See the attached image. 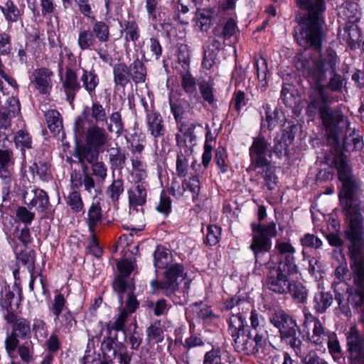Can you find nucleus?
<instances>
[{"label":"nucleus","instance_id":"nucleus-1","mask_svg":"<svg viewBox=\"0 0 364 364\" xmlns=\"http://www.w3.org/2000/svg\"><path fill=\"white\" fill-rule=\"evenodd\" d=\"M331 166L336 168L341 183L338 198L348 225L344 233L350 242L348 252L353 282L364 294V218L359 200L363 191L362 182L353 174L347 157L343 154L336 155Z\"/></svg>","mask_w":364,"mask_h":364},{"label":"nucleus","instance_id":"nucleus-2","mask_svg":"<svg viewBox=\"0 0 364 364\" xmlns=\"http://www.w3.org/2000/svg\"><path fill=\"white\" fill-rule=\"evenodd\" d=\"M321 48L314 50L316 53L314 55L307 50L298 53L294 57V63L296 68L311 84L309 92L307 114L310 117H315L318 113L323 119V114L326 112H341L330 108L333 99L329 90L341 92L345 78L335 72L336 52L329 48L324 54H321Z\"/></svg>","mask_w":364,"mask_h":364},{"label":"nucleus","instance_id":"nucleus-3","mask_svg":"<svg viewBox=\"0 0 364 364\" xmlns=\"http://www.w3.org/2000/svg\"><path fill=\"white\" fill-rule=\"evenodd\" d=\"M297 6L307 11L304 16H296L299 27L294 29L297 43L305 49L318 50L321 47L323 38L325 0H296Z\"/></svg>","mask_w":364,"mask_h":364},{"label":"nucleus","instance_id":"nucleus-4","mask_svg":"<svg viewBox=\"0 0 364 364\" xmlns=\"http://www.w3.org/2000/svg\"><path fill=\"white\" fill-rule=\"evenodd\" d=\"M322 121L326 129L328 143L334 149L348 152L361 150L363 139L355 129L350 127L348 119L342 112H326Z\"/></svg>","mask_w":364,"mask_h":364},{"label":"nucleus","instance_id":"nucleus-5","mask_svg":"<svg viewBox=\"0 0 364 364\" xmlns=\"http://www.w3.org/2000/svg\"><path fill=\"white\" fill-rule=\"evenodd\" d=\"M270 322L279 329L281 340L294 350L304 364H328L315 351L308 350L309 343L301 339V332L296 321L284 311H276L270 318Z\"/></svg>","mask_w":364,"mask_h":364},{"label":"nucleus","instance_id":"nucleus-6","mask_svg":"<svg viewBox=\"0 0 364 364\" xmlns=\"http://www.w3.org/2000/svg\"><path fill=\"white\" fill-rule=\"evenodd\" d=\"M184 267L180 263H173L164 272V280L150 282L153 291L161 290L175 304L183 305L188 301V294L191 280L186 278Z\"/></svg>","mask_w":364,"mask_h":364},{"label":"nucleus","instance_id":"nucleus-7","mask_svg":"<svg viewBox=\"0 0 364 364\" xmlns=\"http://www.w3.org/2000/svg\"><path fill=\"white\" fill-rule=\"evenodd\" d=\"M4 318L12 327L11 335L5 341L6 351L11 354L17 348L20 339L31 338V323L28 319L18 316L15 312L4 313Z\"/></svg>","mask_w":364,"mask_h":364},{"label":"nucleus","instance_id":"nucleus-8","mask_svg":"<svg viewBox=\"0 0 364 364\" xmlns=\"http://www.w3.org/2000/svg\"><path fill=\"white\" fill-rule=\"evenodd\" d=\"M253 237L252 240V250L254 251L256 264L264 263L259 261L264 254L267 253L272 246V238L277 235L276 225L270 223L268 225H252Z\"/></svg>","mask_w":364,"mask_h":364},{"label":"nucleus","instance_id":"nucleus-9","mask_svg":"<svg viewBox=\"0 0 364 364\" xmlns=\"http://www.w3.org/2000/svg\"><path fill=\"white\" fill-rule=\"evenodd\" d=\"M77 138L85 137V142L103 151L109 141V136L106 129L98 124H85L82 121L75 122L74 127Z\"/></svg>","mask_w":364,"mask_h":364},{"label":"nucleus","instance_id":"nucleus-10","mask_svg":"<svg viewBox=\"0 0 364 364\" xmlns=\"http://www.w3.org/2000/svg\"><path fill=\"white\" fill-rule=\"evenodd\" d=\"M229 332L234 337L235 350L243 355L250 354V328L241 314L232 315L229 321Z\"/></svg>","mask_w":364,"mask_h":364},{"label":"nucleus","instance_id":"nucleus-11","mask_svg":"<svg viewBox=\"0 0 364 364\" xmlns=\"http://www.w3.org/2000/svg\"><path fill=\"white\" fill-rule=\"evenodd\" d=\"M66 299L61 293L55 295L53 300L49 306L50 311L55 316L56 326L65 331H70L76 321L65 306Z\"/></svg>","mask_w":364,"mask_h":364},{"label":"nucleus","instance_id":"nucleus-12","mask_svg":"<svg viewBox=\"0 0 364 364\" xmlns=\"http://www.w3.org/2000/svg\"><path fill=\"white\" fill-rule=\"evenodd\" d=\"M77 46L82 51L95 50L100 59L105 63H109L112 60L108 50L102 46H98L91 29L83 28L79 31L77 36Z\"/></svg>","mask_w":364,"mask_h":364},{"label":"nucleus","instance_id":"nucleus-13","mask_svg":"<svg viewBox=\"0 0 364 364\" xmlns=\"http://www.w3.org/2000/svg\"><path fill=\"white\" fill-rule=\"evenodd\" d=\"M0 178L5 181L6 184H10L15 161L14 152L6 144L11 143L8 136L0 134Z\"/></svg>","mask_w":364,"mask_h":364},{"label":"nucleus","instance_id":"nucleus-14","mask_svg":"<svg viewBox=\"0 0 364 364\" xmlns=\"http://www.w3.org/2000/svg\"><path fill=\"white\" fill-rule=\"evenodd\" d=\"M346 340L350 364H364V338L355 328H351Z\"/></svg>","mask_w":364,"mask_h":364},{"label":"nucleus","instance_id":"nucleus-15","mask_svg":"<svg viewBox=\"0 0 364 364\" xmlns=\"http://www.w3.org/2000/svg\"><path fill=\"white\" fill-rule=\"evenodd\" d=\"M113 289L118 293L119 301L122 304L123 296L122 294L128 292L127 299L126 301L125 307L122 309L121 311H124L128 313V316L134 313L139 306V303L136 299L135 296L133 294L132 285L122 278L117 279L113 284Z\"/></svg>","mask_w":364,"mask_h":364},{"label":"nucleus","instance_id":"nucleus-16","mask_svg":"<svg viewBox=\"0 0 364 364\" xmlns=\"http://www.w3.org/2000/svg\"><path fill=\"white\" fill-rule=\"evenodd\" d=\"M54 73L46 68H40L34 70L29 76L31 84L39 93L46 95L52 89V77Z\"/></svg>","mask_w":364,"mask_h":364},{"label":"nucleus","instance_id":"nucleus-17","mask_svg":"<svg viewBox=\"0 0 364 364\" xmlns=\"http://www.w3.org/2000/svg\"><path fill=\"white\" fill-rule=\"evenodd\" d=\"M23 200L29 208L41 213L45 212L50 204L47 193L40 188L27 189L23 194Z\"/></svg>","mask_w":364,"mask_h":364},{"label":"nucleus","instance_id":"nucleus-18","mask_svg":"<svg viewBox=\"0 0 364 364\" xmlns=\"http://www.w3.org/2000/svg\"><path fill=\"white\" fill-rule=\"evenodd\" d=\"M264 321L262 318L260 320L258 315L252 311V330H255L254 336L255 346L252 351L254 355H257L260 352L263 353L267 346L268 340V333L264 326Z\"/></svg>","mask_w":364,"mask_h":364},{"label":"nucleus","instance_id":"nucleus-19","mask_svg":"<svg viewBox=\"0 0 364 364\" xmlns=\"http://www.w3.org/2000/svg\"><path fill=\"white\" fill-rule=\"evenodd\" d=\"M83 122L85 124L107 122V113L103 106L99 102H92V106L84 107L80 116L76 122Z\"/></svg>","mask_w":364,"mask_h":364},{"label":"nucleus","instance_id":"nucleus-20","mask_svg":"<svg viewBox=\"0 0 364 364\" xmlns=\"http://www.w3.org/2000/svg\"><path fill=\"white\" fill-rule=\"evenodd\" d=\"M61 80L66 99L70 103H72L75 98L76 93L81 89L77 75L73 69L66 68L64 77L61 76Z\"/></svg>","mask_w":364,"mask_h":364},{"label":"nucleus","instance_id":"nucleus-21","mask_svg":"<svg viewBox=\"0 0 364 364\" xmlns=\"http://www.w3.org/2000/svg\"><path fill=\"white\" fill-rule=\"evenodd\" d=\"M269 146L268 140L262 136L254 139L252 144V154L256 156L254 159L256 166H262L263 164L269 162V160L266 158L267 154L269 158L272 156V149Z\"/></svg>","mask_w":364,"mask_h":364},{"label":"nucleus","instance_id":"nucleus-22","mask_svg":"<svg viewBox=\"0 0 364 364\" xmlns=\"http://www.w3.org/2000/svg\"><path fill=\"white\" fill-rule=\"evenodd\" d=\"M288 275L276 269L272 270L267 279L268 289L277 294H287L290 281Z\"/></svg>","mask_w":364,"mask_h":364},{"label":"nucleus","instance_id":"nucleus-23","mask_svg":"<svg viewBox=\"0 0 364 364\" xmlns=\"http://www.w3.org/2000/svg\"><path fill=\"white\" fill-rule=\"evenodd\" d=\"M146 124L148 132L155 139L163 136L166 129L161 114L152 109L146 114Z\"/></svg>","mask_w":364,"mask_h":364},{"label":"nucleus","instance_id":"nucleus-24","mask_svg":"<svg viewBox=\"0 0 364 364\" xmlns=\"http://www.w3.org/2000/svg\"><path fill=\"white\" fill-rule=\"evenodd\" d=\"M304 327L309 331L312 328L313 334L309 337L314 344H321L325 338V333L321 323L311 314H305Z\"/></svg>","mask_w":364,"mask_h":364},{"label":"nucleus","instance_id":"nucleus-25","mask_svg":"<svg viewBox=\"0 0 364 364\" xmlns=\"http://www.w3.org/2000/svg\"><path fill=\"white\" fill-rule=\"evenodd\" d=\"M19 303L20 299L14 297V294L9 285L5 283L0 284V306L4 310V314L15 312Z\"/></svg>","mask_w":364,"mask_h":364},{"label":"nucleus","instance_id":"nucleus-26","mask_svg":"<svg viewBox=\"0 0 364 364\" xmlns=\"http://www.w3.org/2000/svg\"><path fill=\"white\" fill-rule=\"evenodd\" d=\"M25 6H17L11 0H7L4 5L0 6V10L8 24L22 21Z\"/></svg>","mask_w":364,"mask_h":364},{"label":"nucleus","instance_id":"nucleus-27","mask_svg":"<svg viewBox=\"0 0 364 364\" xmlns=\"http://www.w3.org/2000/svg\"><path fill=\"white\" fill-rule=\"evenodd\" d=\"M91 31L98 46H102L104 44L103 47L107 49V43L111 38L109 25L103 21L95 20L92 23Z\"/></svg>","mask_w":364,"mask_h":364},{"label":"nucleus","instance_id":"nucleus-28","mask_svg":"<svg viewBox=\"0 0 364 364\" xmlns=\"http://www.w3.org/2000/svg\"><path fill=\"white\" fill-rule=\"evenodd\" d=\"M101 150L89 145L85 144L78 146L75 151V156L78 159V161L82 165V168H85V162L92 164L98 159L99 154Z\"/></svg>","mask_w":364,"mask_h":364},{"label":"nucleus","instance_id":"nucleus-29","mask_svg":"<svg viewBox=\"0 0 364 364\" xmlns=\"http://www.w3.org/2000/svg\"><path fill=\"white\" fill-rule=\"evenodd\" d=\"M220 43L215 40L211 39L207 42L203 46V66L206 69H210L218 55L220 50Z\"/></svg>","mask_w":364,"mask_h":364},{"label":"nucleus","instance_id":"nucleus-30","mask_svg":"<svg viewBox=\"0 0 364 364\" xmlns=\"http://www.w3.org/2000/svg\"><path fill=\"white\" fill-rule=\"evenodd\" d=\"M154 264L156 268H168L173 264V256L171 252L162 246H157L154 252Z\"/></svg>","mask_w":364,"mask_h":364},{"label":"nucleus","instance_id":"nucleus-31","mask_svg":"<svg viewBox=\"0 0 364 364\" xmlns=\"http://www.w3.org/2000/svg\"><path fill=\"white\" fill-rule=\"evenodd\" d=\"M80 81L82 83V87L90 95H95V89L100 82V79L93 69L90 70L84 68L82 69Z\"/></svg>","mask_w":364,"mask_h":364},{"label":"nucleus","instance_id":"nucleus-32","mask_svg":"<svg viewBox=\"0 0 364 364\" xmlns=\"http://www.w3.org/2000/svg\"><path fill=\"white\" fill-rule=\"evenodd\" d=\"M131 206L142 205L146 203V189L143 183H136L128 191Z\"/></svg>","mask_w":364,"mask_h":364},{"label":"nucleus","instance_id":"nucleus-33","mask_svg":"<svg viewBox=\"0 0 364 364\" xmlns=\"http://www.w3.org/2000/svg\"><path fill=\"white\" fill-rule=\"evenodd\" d=\"M3 226L8 242L15 250L16 248V236L19 230L18 225L10 217L4 219Z\"/></svg>","mask_w":364,"mask_h":364},{"label":"nucleus","instance_id":"nucleus-34","mask_svg":"<svg viewBox=\"0 0 364 364\" xmlns=\"http://www.w3.org/2000/svg\"><path fill=\"white\" fill-rule=\"evenodd\" d=\"M114 82L116 86L124 87L130 80L128 66L124 63L114 65L113 68Z\"/></svg>","mask_w":364,"mask_h":364},{"label":"nucleus","instance_id":"nucleus-35","mask_svg":"<svg viewBox=\"0 0 364 364\" xmlns=\"http://www.w3.org/2000/svg\"><path fill=\"white\" fill-rule=\"evenodd\" d=\"M129 75L134 83H141L145 82L146 76V69L144 63L136 58L132 63L128 66Z\"/></svg>","mask_w":364,"mask_h":364},{"label":"nucleus","instance_id":"nucleus-36","mask_svg":"<svg viewBox=\"0 0 364 364\" xmlns=\"http://www.w3.org/2000/svg\"><path fill=\"white\" fill-rule=\"evenodd\" d=\"M333 296L323 291L315 294L313 301L314 309L317 313H323L332 304Z\"/></svg>","mask_w":364,"mask_h":364},{"label":"nucleus","instance_id":"nucleus-37","mask_svg":"<svg viewBox=\"0 0 364 364\" xmlns=\"http://www.w3.org/2000/svg\"><path fill=\"white\" fill-rule=\"evenodd\" d=\"M260 114L262 115V127H267L269 130L274 129L278 124L279 111L277 109L272 110L269 105H263Z\"/></svg>","mask_w":364,"mask_h":364},{"label":"nucleus","instance_id":"nucleus-38","mask_svg":"<svg viewBox=\"0 0 364 364\" xmlns=\"http://www.w3.org/2000/svg\"><path fill=\"white\" fill-rule=\"evenodd\" d=\"M122 32L124 33L125 43H135L140 38V29L135 21H125L121 24Z\"/></svg>","mask_w":364,"mask_h":364},{"label":"nucleus","instance_id":"nucleus-39","mask_svg":"<svg viewBox=\"0 0 364 364\" xmlns=\"http://www.w3.org/2000/svg\"><path fill=\"white\" fill-rule=\"evenodd\" d=\"M287 292L296 303H305L307 299L308 291L305 286L299 282H290Z\"/></svg>","mask_w":364,"mask_h":364},{"label":"nucleus","instance_id":"nucleus-40","mask_svg":"<svg viewBox=\"0 0 364 364\" xmlns=\"http://www.w3.org/2000/svg\"><path fill=\"white\" fill-rule=\"evenodd\" d=\"M124 191V181L122 178H117L113 179L112 183L107 186L105 193L111 202L116 205Z\"/></svg>","mask_w":364,"mask_h":364},{"label":"nucleus","instance_id":"nucleus-41","mask_svg":"<svg viewBox=\"0 0 364 364\" xmlns=\"http://www.w3.org/2000/svg\"><path fill=\"white\" fill-rule=\"evenodd\" d=\"M102 209L99 204L92 203L87 211V223L90 232H95V228L102 222Z\"/></svg>","mask_w":364,"mask_h":364},{"label":"nucleus","instance_id":"nucleus-42","mask_svg":"<svg viewBox=\"0 0 364 364\" xmlns=\"http://www.w3.org/2000/svg\"><path fill=\"white\" fill-rule=\"evenodd\" d=\"M16 147L20 149L21 155L24 159L26 149H32V138L30 134L23 129L18 130L14 136Z\"/></svg>","mask_w":364,"mask_h":364},{"label":"nucleus","instance_id":"nucleus-43","mask_svg":"<svg viewBox=\"0 0 364 364\" xmlns=\"http://www.w3.org/2000/svg\"><path fill=\"white\" fill-rule=\"evenodd\" d=\"M196 126L191 124L187 129L185 130L182 135L176 134V139L178 146L184 147L185 151L186 152V149H191V148L195 144L194 141L196 140V135L194 134V129Z\"/></svg>","mask_w":364,"mask_h":364},{"label":"nucleus","instance_id":"nucleus-44","mask_svg":"<svg viewBox=\"0 0 364 364\" xmlns=\"http://www.w3.org/2000/svg\"><path fill=\"white\" fill-rule=\"evenodd\" d=\"M279 259L280 262L276 270L285 273L288 276L298 273L299 267L296 264L294 255L282 257Z\"/></svg>","mask_w":364,"mask_h":364},{"label":"nucleus","instance_id":"nucleus-45","mask_svg":"<svg viewBox=\"0 0 364 364\" xmlns=\"http://www.w3.org/2000/svg\"><path fill=\"white\" fill-rule=\"evenodd\" d=\"M48 127L55 134H59L63 128L60 113L56 110H49L46 113Z\"/></svg>","mask_w":364,"mask_h":364},{"label":"nucleus","instance_id":"nucleus-46","mask_svg":"<svg viewBox=\"0 0 364 364\" xmlns=\"http://www.w3.org/2000/svg\"><path fill=\"white\" fill-rule=\"evenodd\" d=\"M340 14H342L344 19L350 23H355L359 19L360 12L358 10V4L355 3H346L340 8Z\"/></svg>","mask_w":364,"mask_h":364},{"label":"nucleus","instance_id":"nucleus-47","mask_svg":"<svg viewBox=\"0 0 364 364\" xmlns=\"http://www.w3.org/2000/svg\"><path fill=\"white\" fill-rule=\"evenodd\" d=\"M126 155L119 148L109 149V161L112 168L122 170L126 163Z\"/></svg>","mask_w":364,"mask_h":364},{"label":"nucleus","instance_id":"nucleus-48","mask_svg":"<svg viewBox=\"0 0 364 364\" xmlns=\"http://www.w3.org/2000/svg\"><path fill=\"white\" fill-rule=\"evenodd\" d=\"M214 16V11L210 9H199L196 14V25L201 31H207Z\"/></svg>","mask_w":364,"mask_h":364},{"label":"nucleus","instance_id":"nucleus-49","mask_svg":"<svg viewBox=\"0 0 364 364\" xmlns=\"http://www.w3.org/2000/svg\"><path fill=\"white\" fill-rule=\"evenodd\" d=\"M254 67L257 71L259 80L261 82L260 88L264 91L267 86V65L264 58L262 57L255 58Z\"/></svg>","mask_w":364,"mask_h":364},{"label":"nucleus","instance_id":"nucleus-50","mask_svg":"<svg viewBox=\"0 0 364 364\" xmlns=\"http://www.w3.org/2000/svg\"><path fill=\"white\" fill-rule=\"evenodd\" d=\"M30 170L33 174L38 176L42 181H48L51 178L49 167L46 162H35L30 166Z\"/></svg>","mask_w":364,"mask_h":364},{"label":"nucleus","instance_id":"nucleus-51","mask_svg":"<svg viewBox=\"0 0 364 364\" xmlns=\"http://www.w3.org/2000/svg\"><path fill=\"white\" fill-rule=\"evenodd\" d=\"M116 340L117 336L112 337L111 334L109 333V335L103 339L101 344V349L104 355L109 360H112L117 356V348H114V344Z\"/></svg>","mask_w":364,"mask_h":364},{"label":"nucleus","instance_id":"nucleus-52","mask_svg":"<svg viewBox=\"0 0 364 364\" xmlns=\"http://www.w3.org/2000/svg\"><path fill=\"white\" fill-rule=\"evenodd\" d=\"M146 336L148 341H154L156 343L164 341V331L160 321H156L147 328Z\"/></svg>","mask_w":364,"mask_h":364},{"label":"nucleus","instance_id":"nucleus-53","mask_svg":"<svg viewBox=\"0 0 364 364\" xmlns=\"http://www.w3.org/2000/svg\"><path fill=\"white\" fill-rule=\"evenodd\" d=\"M148 307L153 311L156 316H161L168 314L171 305L165 299H160L155 302H149Z\"/></svg>","mask_w":364,"mask_h":364},{"label":"nucleus","instance_id":"nucleus-54","mask_svg":"<svg viewBox=\"0 0 364 364\" xmlns=\"http://www.w3.org/2000/svg\"><path fill=\"white\" fill-rule=\"evenodd\" d=\"M257 167L262 168V173L264 174V178L265 185L269 190L275 188L277 186V176L274 174L273 168L270 166L269 162L263 164L262 166H256Z\"/></svg>","mask_w":364,"mask_h":364},{"label":"nucleus","instance_id":"nucleus-55","mask_svg":"<svg viewBox=\"0 0 364 364\" xmlns=\"http://www.w3.org/2000/svg\"><path fill=\"white\" fill-rule=\"evenodd\" d=\"M128 316V313L124 311H120V313L114 316V321L107 324L109 333L111 334V331L112 330L115 331H122L125 333L124 323L127 321Z\"/></svg>","mask_w":364,"mask_h":364},{"label":"nucleus","instance_id":"nucleus-56","mask_svg":"<svg viewBox=\"0 0 364 364\" xmlns=\"http://www.w3.org/2000/svg\"><path fill=\"white\" fill-rule=\"evenodd\" d=\"M199 90L203 100L208 102L210 105H213L215 102V97L213 94V85L206 81H203L199 83Z\"/></svg>","mask_w":364,"mask_h":364},{"label":"nucleus","instance_id":"nucleus-57","mask_svg":"<svg viewBox=\"0 0 364 364\" xmlns=\"http://www.w3.org/2000/svg\"><path fill=\"white\" fill-rule=\"evenodd\" d=\"M237 25L234 20L229 19L225 24L223 26L222 30L220 27H217L214 30V34L218 37L224 38H229L233 36L236 31Z\"/></svg>","mask_w":364,"mask_h":364},{"label":"nucleus","instance_id":"nucleus-58","mask_svg":"<svg viewBox=\"0 0 364 364\" xmlns=\"http://www.w3.org/2000/svg\"><path fill=\"white\" fill-rule=\"evenodd\" d=\"M345 38L348 44H355L361 41V33L358 26L354 23L344 28Z\"/></svg>","mask_w":364,"mask_h":364},{"label":"nucleus","instance_id":"nucleus-59","mask_svg":"<svg viewBox=\"0 0 364 364\" xmlns=\"http://www.w3.org/2000/svg\"><path fill=\"white\" fill-rule=\"evenodd\" d=\"M185 73L182 75L181 85L183 90L189 95L194 94L196 95V83L195 78L188 71H184Z\"/></svg>","mask_w":364,"mask_h":364},{"label":"nucleus","instance_id":"nucleus-60","mask_svg":"<svg viewBox=\"0 0 364 364\" xmlns=\"http://www.w3.org/2000/svg\"><path fill=\"white\" fill-rule=\"evenodd\" d=\"M170 194L176 198L181 197L188 198V196H185L186 193V188L185 187V181L181 183L176 178H173L171 181L170 188L168 189Z\"/></svg>","mask_w":364,"mask_h":364},{"label":"nucleus","instance_id":"nucleus-61","mask_svg":"<svg viewBox=\"0 0 364 364\" xmlns=\"http://www.w3.org/2000/svg\"><path fill=\"white\" fill-rule=\"evenodd\" d=\"M303 247L317 250L322 246V241L313 234L306 233L300 238Z\"/></svg>","mask_w":364,"mask_h":364},{"label":"nucleus","instance_id":"nucleus-62","mask_svg":"<svg viewBox=\"0 0 364 364\" xmlns=\"http://www.w3.org/2000/svg\"><path fill=\"white\" fill-rule=\"evenodd\" d=\"M220 228L215 225H208L205 243L210 246L216 245L220 238Z\"/></svg>","mask_w":364,"mask_h":364},{"label":"nucleus","instance_id":"nucleus-63","mask_svg":"<svg viewBox=\"0 0 364 364\" xmlns=\"http://www.w3.org/2000/svg\"><path fill=\"white\" fill-rule=\"evenodd\" d=\"M66 202L75 212H79L83 208L81 196L77 191H73L67 197Z\"/></svg>","mask_w":364,"mask_h":364},{"label":"nucleus","instance_id":"nucleus-64","mask_svg":"<svg viewBox=\"0 0 364 364\" xmlns=\"http://www.w3.org/2000/svg\"><path fill=\"white\" fill-rule=\"evenodd\" d=\"M37 339H44L48 336L46 323L41 318H36L33 321L32 329Z\"/></svg>","mask_w":364,"mask_h":364}]
</instances>
